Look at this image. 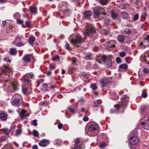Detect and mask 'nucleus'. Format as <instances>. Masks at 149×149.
Segmentation results:
<instances>
[{"mask_svg": "<svg viewBox=\"0 0 149 149\" xmlns=\"http://www.w3.org/2000/svg\"><path fill=\"white\" fill-rule=\"evenodd\" d=\"M84 42V40L80 35H77L75 39H72L70 41V43L73 45L77 47H78L79 45L81 42Z\"/></svg>", "mask_w": 149, "mask_h": 149, "instance_id": "1", "label": "nucleus"}, {"mask_svg": "<svg viewBox=\"0 0 149 149\" xmlns=\"http://www.w3.org/2000/svg\"><path fill=\"white\" fill-rule=\"evenodd\" d=\"M75 145L72 148V149H84V144H82V142L80 139H77L74 141Z\"/></svg>", "mask_w": 149, "mask_h": 149, "instance_id": "2", "label": "nucleus"}, {"mask_svg": "<svg viewBox=\"0 0 149 149\" xmlns=\"http://www.w3.org/2000/svg\"><path fill=\"white\" fill-rule=\"evenodd\" d=\"M139 139L138 137L134 135H132L129 139V143L132 145H136L139 142Z\"/></svg>", "mask_w": 149, "mask_h": 149, "instance_id": "3", "label": "nucleus"}, {"mask_svg": "<svg viewBox=\"0 0 149 149\" xmlns=\"http://www.w3.org/2000/svg\"><path fill=\"white\" fill-rule=\"evenodd\" d=\"M18 95L16 94L13 97L11 100L12 105L18 106L19 104L20 103L19 99L18 98H16Z\"/></svg>", "mask_w": 149, "mask_h": 149, "instance_id": "4", "label": "nucleus"}, {"mask_svg": "<svg viewBox=\"0 0 149 149\" xmlns=\"http://www.w3.org/2000/svg\"><path fill=\"white\" fill-rule=\"evenodd\" d=\"M1 70L2 73L0 74V76L2 78L4 77L3 76V74H6L8 75V73L10 72V71L9 70L8 68V67L5 66L1 68Z\"/></svg>", "mask_w": 149, "mask_h": 149, "instance_id": "5", "label": "nucleus"}, {"mask_svg": "<svg viewBox=\"0 0 149 149\" xmlns=\"http://www.w3.org/2000/svg\"><path fill=\"white\" fill-rule=\"evenodd\" d=\"M84 14V19L89 20L91 19L90 17L92 16V13L90 10L86 11Z\"/></svg>", "mask_w": 149, "mask_h": 149, "instance_id": "6", "label": "nucleus"}, {"mask_svg": "<svg viewBox=\"0 0 149 149\" xmlns=\"http://www.w3.org/2000/svg\"><path fill=\"white\" fill-rule=\"evenodd\" d=\"M111 79L107 77H105L101 80V83L104 86H106L110 82Z\"/></svg>", "mask_w": 149, "mask_h": 149, "instance_id": "7", "label": "nucleus"}, {"mask_svg": "<svg viewBox=\"0 0 149 149\" xmlns=\"http://www.w3.org/2000/svg\"><path fill=\"white\" fill-rule=\"evenodd\" d=\"M141 60L144 62H149V53L146 55H142L141 57Z\"/></svg>", "mask_w": 149, "mask_h": 149, "instance_id": "8", "label": "nucleus"}, {"mask_svg": "<svg viewBox=\"0 0 149 149\" xmlns=\"http://www.w3.org/2000/svg\"><path fill=\"white\" fill-rule=\"evenodd\" d=\"M49 143L48 141L45 139L41 140L39 143V145L41 147H45Z\"/></svg>", "mask_w": 149, "mask_h": 149, "instance_id": "9", "label": "nucleus"}, {"mask_svg": "<svg viewBox=\"0 0 149 149\" xmlns=\"http://www.w3.org/2000/svg\"><path fill=\"white\" fill-rule=\"evenodd\" d=\"M95 31V29L94 28H91L86 30V31L84 33V35L88 36L90 34L93 33Z\"/></svg>", "mask_w": 149, "mask_h": 149, "instance_id": "10", "label": "nucleus"}, {"mask_svg": "<svg viewBox=\"0 0 149 149\" xmlns=\"http://www.w3.org/2000/svg\"><path fill=\"white\" fill-rule=\"evenodd\" d=\"M98 128V126L96 125H93L90 126L88 129L89 132H94Z\"/></svg>", "mask_w": 149, "mask_h": 149, "instance_id": "11", "label": "nucleus"}, {"mask_svg": "<svg viewBox=\"0 0 149 149\" xmlns=\"http://www.w3.org/2000/svg\"><path fill=\"white\" fill-rule=\"evenodd\" d=\"M141 45H145L144 47L149 46V35L147 36L146 38L144 39L143 42L141 43Z\"/></svg>", "mask_w": 149, "mask_h": 149, "instance_id": "12", "label": "nucleus"}, {"mask_svg": "<svg viewBox=\"0 0 149 149\" xmlns=\"http://www.w3.org/2000/svg\"><path fill=\"white\" fill-rule=\"evenodd\" d=\"M31 57L29 55L26 54L24 56L23 58V60L24 61L27 63H29L31 61Z\"/></svg>", "mask_w": 149, "mask_h": 149, "instance_id": "13", "label": "nucleus"}, {"mask_svg": "<svg viewBox=\"0 0 149 149\" xmlns=\"http://www.w3.org/2000/svg\"><path fill=\"white\" fill-rule=\"evenodd\" d=\"M13 44L15 45V46L17 47H20L24 46L25 43L22 42H15L14 41Z\"/></svg>", "mask_w": 149, "mask_h": 149, "instance_id": "14", "label": "nucleus"}, {"mask_svg": "<svg viewBox=\"0 0 149 149\" xmlns=\"http://www.w3.org/2000/svg\"><path fill=\"white\" fill-rule=\"evenodd\" d=\"M0 117L3 120H5L7 118V116L5 113H0Z\"/></svg>", "mask_w": 149, "mask_h": 149, "instance_id": "15", "label": "nucleus"}, {"mask_svg": "<svg viewBox=\"0 0 149 149\" xmlns=\"http://www.w3.org/2000/svg\"><path fill=\"white\" fill-rule=\"evenodd\" d=\"M35 40V38L34 37L31 36L29 38V42L32 46L33 45V43Z\"/></svg>", "mask_w": 149, "mask_h": 149, "instance_id": "16", "label": "nucleus"}, {"mask_svg": "<svg viewBox=\"0 0 149 149\" xmlns=\"http://www.w3.org/2000/svg\"><path fill=\"white\" fill-rule=\"evenodd\" d=\"M122 17L123 19H128L129 15L127 13L123 12H122Z\"/></svg>", "mask_w": 149, "mask_h": 149, "instance_id": "17", "label": "nucleus"}, {"mask_svg": "<svg viewBox=\"0 0 149 149\" xmlns=\"http://www.w3.org/2000/svg\"><path fill=\"white\" fill-rule=\"evenodd\" d=\"M29 8L30 11L31 13L34 14H36L37 12V9L35 7L30 6Z\"/></svg>", "mask_w": 149, "mask_h": 149, "instance_id": "18", "label": "nucleus"}, {"mask_svg": "<svg viewBox=\"0 0 149 149\" xmlns=\"http://www.w3.org/2000/svg\"><path fill=\"white\" fill-rule=\"evenodd\" d=\"M117 38L118 41L121 43L124 40L125 37L122 35H120L118 36Z\"/></svg>", "mask_w": 149, "mask_h": 149, "instance_id": "19", "label": "nucleus"}, {"mask_svg": "<svg viewBox=\"0 0 149 149\" xmlns=\"http://www.w3.org/2000/svg\"><path fill=\"white\" fill-rule=\"evenodd\" d=\"M10 52L11 54L15 55L16 54V49L15 48H12L10 50Z\"/></svg>", "mask_w": 149, "mask_h": 149, "instance_id": "20", "label": "nucleus"}, {"mask_svg": "<svg viewBox=\"0 0 149 149\" xmlns=\"http://www.w3.org/2000/svg\"><path fill=\"white\" fill-rule=\"evenodd\" d=\"M93 15L95 17H97L99 16L100 13L98 10H94L93 12Z\"/></svg>", "mask_w": 149, "mask_h": 149, "instance_id": "21", "label": "nucleus"}, {"mask_svg": "<svg viewBox=\"0 0 149 149\" xmlns=\"http://www.w3.org/2000/svg\"><path fill=\"white\" fill-rule=\"evenodd\" d=\"M22 91L24 94H28V90L27 87L26 86H23L22 87Z\"/></svg>", "mask_w": 149, "mask_h": 149, "instance_id": "22", "label": "nucleus"}, {"mask_svg": "<svg viewBox=\"0 0 149 149\" xmlns=\"http://www.w3.org/2000/svg\"><path fill=\"white\" fill-rule=\"evenodd\" d=\"M26 111L24 110H22L21 112L19 113L20 116L22 118H23L26 116V115L25 114Z\"/></svg>", "mask_w": 149, "mask_h": 149, "instance_id": "23", "label": "nucleus"}, {"mask_svg": "<svg viewBox=\"0 0 149 149\" xmlns=\"http://www.w3.org/2000/svg\"><path fill=\"white\" fill-rule=\"evenodd\" d=\"M12 88L14 90H17L18 87V85L16 82H14L12 83Z\"/></svg>", "mask_w": 149, "mask_h": 149, "instance_id": "24", "label": "nucleus"}, {"mask_svg": "<svg viewBox=\"0 0 149 149\" xmlns=\"http://www.w3.org/2000/svg\"><path fill=\"white\" fill-rule=\"evenodd\" d=\"M20 15L18 13H16L14 15V18L15 19L18 20L20 18Z\"/></svg>", "mask_w": 149, "mask_h": 149, "instance_id": "25", "label": "nucleus"}, {"mask_svg": "<svg viewBox=\"0 0 149 149\" xmlns=\"http://www.w3.org/2000/svg\"><path fill=\"white\" fill-rule=\"evenodd\" d=\"M111 14L112 18L114 19H116L117 17V14L113 11L111 12Z\"/></svg>", "mask_w": 149, "mask_h": 149, "instance_id": "26", "label": "nucleus"}, {"mask_svg": "<svg viewBox=\"0 0 149 149\" xmlns=\"http://www.w3.org/2000/svg\"><path fill=\"white\" fill-rule=\"evenodd\" d=\"M108 63L106 64V66L108 68L110 67L112 65V61L110 59L108 60Z\"/></svg>", "mask_w": 149, "mask_h": 149, "instance_id": "27", "label": "nucleus"}, {"mask_svg": "<svg viewBox=\"0 0 149 149\" xmlns=\"http://www.w3.org/2000/svg\"><path fill=\"white\" fill-rule=\"evenodd\" d=\"M122 99L125 100L126 102L128 101L129 100V97H127V96L126 95H123L122 96Z\"/></svg>", "mask_w": 149, "mask_h": 149, "instance_id": "28", "label": "nucleus"}, {"mask_svg": "<svg viewBox=\"0 0 149 149\" xmlns=\"http://www.w3.org/2000/svg\"><path fill=\"white\" fill-rule=\"evenodd\" d=\"M86 59V60H89L92 59L91 54L90 53L86 54L85 55Z\"/></svg>", "mask_w": 149, "mask_h": 149, "instance_id": "29", "label": "nucleus"}, {"mask_svg": "<svg viewBox=\"0 0 149 149\" xmlns=\"http://www.w3.org/2000/svg\"><path fill=\"white\" fill-rule=\"evenodd\" d=\"M23 38V36H17L15 39L14 41L15 42H18L21 40Z\"/></svg>", "mask_w": 149, "mask_h": 149, "instance_id": "30", "label": "nucleus"}, {"mask_svg": "<svg viewBox=\"0 0 149 149\" xmlns=\"http://www.w3.org/2000/svg\"><path fill=\"white\" fill-rule=\"evenodd\" d=\"M119 68L120 69H125L127 68V66L126 64H123L120 65Z\"/></svg>", "mask_w": 149, "mask_h": 149, "instance_id": "31", "label": "nucleus"}, {"mask_svg": "<svg viewBox=\"0 0 149 149\" xmlns=\"http://www.w3.org/2000/svg\"><path fill=\"white\" fill-rule=\"evenodd\" d=\"M25 76L28 78H32L33 77L34 74L32 73H31L25 75Z\"/></svg>", "mask_w": 149, "mask_h": 149, "instance_id": "32", "label": "nucleus"}, {"mask_svg": "<svg viewBox=\"0 0 149 149\" xmlns=\"http://www.w3.org/2000/svg\"><path fill=\"white\" fill-rule=\"evenodd\" d=\"M148 25L147 23H144L142 24L141 26L140 27L141 29H146V27L148 26Z\"/></svg>", "mask_w": 149, "mask_h": 149, "instance_id": "33", "label": "nucleus"}, {"mask_svg": "<svg viewBox=\"0 0 149 149\" xmlns=\"http://www.w3.org/2000/svg\"><path fill=\"white\" fill-rule=\"evenodd\" d=\"M4 133L6 135H8L10 133V131H9L7 129H4L2 130Z\"/></svg>", "mask_w": 149, "mask_h": 149, "instance_id": "34", "label": "nucleus"}, {"mask_svg": "<svg viewBox=\"0 0 149 149\" xmlns=\"http://www.w3.org/2000/svg\"><path fill=\"white\" fill-rule=\"evenodd\" d=\"M33 134L34 136H38V133L36 130H33Z\"/></svg>", "mask_w": 149, "mask_h": 149, "instance_id": "35", "label": "nucleus"}, {"mask_svg": "<svg viewBox=\"0 0 149 149\" xmlns=\"http://www.w3.org/2000/svg\"><path fill=\"white\" fill-rule=\"evenodd\" d=\"M101 58L102 61L103 62H105L107 59L108 60L105 55L102 56Z\"/></svg>", "mask_w": 149, "mask_h": 149, "instance_id": "36", "label": "nucleus"}, {"mask_svg": "<svg viewBox=\"0 0 149 149\" xmlns=\"http://www.w3.org/2000/svg\"><path fill=\"white\" fill-rule=\"evenodd\" d=\"M100 3L103 5L106 4L107 2V0H101L100 1Z\"/></svg>", "mask_w": 149, "mask_h": 149, "instance_id": "37", "label": "nucleus"}, {"mask_svg": "<svg viewBox=\"0 0 149 149\" xmlns=\"http://www.w3.org/2000/svg\"><path fill=\"white\" fill-rule=\"evenodd\" d=\"M91 87L93 90H95L97 89V87L96 86V84H94L93 85H91Z\"/></svg>", "mask_w": 149, "mask_h": 149, "instance_id": "38", "label": "nucleus"}, {"mask_svg": "<svg viewBox=\"0 0 149 149\" xmlns=\"http://www.w3.org/2000/svg\"><path fill=\"white\" fill-rule=\"evenodd\" d=\"M147 16V14L146 13L144 12L142 14L141 17L143 19H145Z\"/></svg>", "mask_w": 149, "mask_h": 149, "instance_id": "39", "label": "nucleus"}, {"mask_svg": "<svg viewBox=\"0 0 149 149\" xmlns=\"http://www.w3.org/2000/svg\"><path fill=\"white\" fill-rule=\"evenodd\" d=\"M120 57H124L126 56V53L125 52H122L120 53Z\"/></svg>", "mask_w": 149, "mask_h": 149, "instance_id": "40", "label": "nucleus"}, {"mask_svg": "<svg viewBox=\"0 0 149 149\" xmlns=\"http://www.w3.org/2000/svg\"><path fill=\"white\" fill-rule=\"evenodd\" d=\"M60 59L59 57L58 56H56L54 58H53V60L54 61H58Z\"/></svg>", "mask_w": 149, "mask_h": 149, "instance_id": "41", "label": "nucleus"}, {"mask_svg": "<svg viewBox=\"0 0 149 149\" xmlns=\"http://www.w3.org/2000/svg\"><path fill=\"white\" fill-rule=\"evenodd\" d=\"M148 95L146 93L143 92L141 94V96L143 98H146L147 96Z\"/></svg>", "mask_w": 149, "mask_h": 149, "instance_id": "42", "label": "nucleus"}, {"mask_svg": "<svg viewBox=\"0 0 149 149\" xmlns=\"http://www.w3.org/2000/svg\"><path fill=\"white\" fill-rule=\"evenodd\" d=\"M43 86L44 88V91H48V90L47 89V85L46 84H44L43 85Z\"/></svg>", "mask_w": 149, "mask_h": 149, "instance_id": "43", "label": "nucleus"}, {"mask_svg": "<svg viewBox=\"0 0 149 149\" xmlns=\"http://www.w3.org/2000/svg\"><path fill=\"white\" fill-rule=\"evenodd\" d=\"M143 128L146 130H149V124H145Z\"/></svg>", "mask_w": 149, "mask_h": 149, "instance_id": "44", "label": "nucleus"}, {"mask_svg": "<svg viewBox=\"0 0 149 149\" xmlns=\"http://www.w3.org/2000/svg\"><path fill=\"white\" fill-rule=\"evenodd\" d=\"M125 32L127 34H130L131 32V31L130 29H127L125 30Z\"/></svg>", "mask_w": 149, "mask_h": 149, "instance_id": "45", "label": "nucleus"}, {"mask_svg": "<svg viewBox=\"0 0 149 149\" xmlns=\"http://www.w3.org/2000/svg\"><path fill=\"white\" fill-rule=\"evenodd\" d=\"M68 109L71 112L72 114H74L76 113V112L75 110H74L73 109L69 107L68 108Z\"/></svg>", "mask_w": 149, "mask_h": 149, "instance_id": "46", "label": "nucleus"}, {"mask_svg": "<svg viewBox=\"0 0 149 149\" xmlns=\"http://www.w3.org/2000/svg\"><path fill=\"white\" fill-rule=\"evenodd\" d=\"M104 22L106 25H108L109 23V19H105L104 20Z\"/></svg>", "mask_w": 149, "mask_h": 149, "instance_id": "47", "label": "nucleus"}, {"mask_svg": "<svg viewBox=\"0 0 149 149\" xmlns=\"http://www.w3.org/2000/svg\"><path fill=\"white\" fill-rule=\"evenodd\" d=\"M75 70V69L74 68H71L69 70V72L70 74H72Z\"/></svg>", "mask_w": 149, "mask_h": 149, "instance_id": "48", "label": "nucleus"}, {"mask_svg": "<svg viewBox=\"0 0 149 149\" xmlns=\"http://www.w3.org/2000/svg\"><path fill=\"white\" fill-rule=\"evenodd\" d=\"M17 23L19 24H22L23 22V20H20L19 19L17 20Z\"/></svg>", "mask_w": 149, "mask_h": 149, "instance_id": "49", "label": "nucleus"}, {"mask_svg": "<svg viewBox=\"0 0 149 149\" xmlns=\"http://www.w3.org/2000/svg\"><path fill=\"white\" fill-rule=\"evenodd\" d=\"M99 146L101 148H104L106 146V145L105 143H102L100 144Z\"/></svg>", "mask_w": 149, "mask_h": 149, "instance_id": "50", "label": "nucleus"}, {"mask_svg": "<svg viewBox=\"0 0 149 149\" xmlns=\"http://www.w3.org/2000/svg\"><path fill=\"white\" fill-rule=\"evenodd\" d=\"M143 72L144 73H147L149 72V70L147 68H144L143 70Z\"/></svg>", "mask_w": 149, "mask_h": 149, "instance_id": "51", "label": "nucleus"}, {"mask_svg": "<svg viewBox=\"0 0 149 149\" xmlns=\"http://www.w3.org/2000/svg\"><path fill=\"white\" fill-rule=\"evenodd\" d=\"M139 16L138 15H135L134 17V21H135V20H137L138 19H139Z\"/></svg>", "mask_w": 149, "mask_h": 149, "instance_id": "52", "label": "nucleus"}, {"mask_svg": "<svg viewBox=\"0 0 149 149\" xmlns=\"http://www.w3.org/2000/svg\"><path fill=\"white\" fill-rule=\"evenodd\" d=\"M116 60L117 63H120L121 62L120 59L119 57H116Z\"/></svg>", "mask_w": 149, "mask_h": 149, "instance_id": "53", "label": "nucleus"}, {"mask_svg": "<svg viewBox=\"0 0 149 149\" xmlns=\"http://www.w3.org/2000/svg\"><path fill=\"white\" fill-rule=\"evenodd\" d=\"M30 22H28L26 21V26L28 27H30Z\"/></svg>", "mask_w": 149, "mask_h": 149, "instance_id": "54", "label": "nucleus"}, {"mask_svg": "<svg viewBox=\"0 0 149 149\" xmlns=\"http://www.w3.org/2000/svg\"><path fill=\"white\" fill-rule=\"evenodd\" d=\"M33 123L35 126H37V120H34L33 122Z\"/></svg>", "mask_w": 149, "mask_h": 149, "instance_id": "55", "label": "nucleus"}, {"mask_svg": "<svg viewBox=\"0 0 149 149\" xmlns=\"http://www.w3.org/2000/svg\"><path fill=\"white\" fill-rule=\"evenodd\" d=\"M21 132V131L19 130H16V135H17L19 134Z\"/></svg>", "mask_w": 149, "mask_h": 149, "instance_id": "56", "label": "nucleus"}, {"mask_svg": "<svg viewBox=\"0 0 149 149\" xmlns=\"http://www.w3.org/2000/svg\"><path fill=\"white\" fill-rule=\"evenodd\" d=\"M2 22V24L1 25L2 26H3V27H4L6 25H7V23H6V21H3Z\"/></svg>", "mask_w": 149, "mask_h": 149, "instance_id": "57", "label": "nucleus"}, {"mask_svg": "<svg viewBox=\"0 0 149 149\" xmlns=\"http://www.w3.org/2000/svg\"><path fill=\"white\" fill-rule=\"evenodd\" d=\"M49 68L50 69L53 70L55 68V66L54 65H50L49 66Z\"/></svg>", "mask_w": 149, "mask_h": 149, "instance_id": "58", "label": "nucleus"}, {"mask_svg": "<svg viewBox=\"0 0 149 149\" xmlns=\"http://www.w3.org/2000/svg\"><path fill=\"white\" fill-rule=\"evenodd\" d=\"M83 120L85 122L87 121L88 120V118L87 117H85L83 118Z\"/></svg>", "mask_w": 149, "mask_h": 149, "instance_id": "59", "label": "nucleus"}, {"mask_svg": "<svg viewBox=\"0 0 149 149\" xmlns=\"http://www.w3.org/2000/svg\"><path fill=\"white\" fill-rule=\"evenodd\" d=\"M44 81L43 79H39L37 80V82L38 83H42Z\"/></svg>", "mask_w": 149, "mask_h": 149, "instance_id": "60", "label": "nucleus"}, {"mask_svg": "<svg viewBox=\"0 0 149 149\" xmlns=\"http://www.w3.org/2000/svg\"><path fill=\"white\" fill-rule=\"evenodd\" d=\"M115 108H116L117 110H118V109H119L120 105L119 104H117L115 105Z\"/></svg>", "mask_w": 149, "mask_h": 149, "instance_id": "61", "label": "nucleus"}, {"mask_svg": "<svg viewBox=\"0 0 149 149\" xmlns=\"http://www.w3.org/2000/svg\"><path fill=\"white\" fill-rule=\"evenodd\" d=\"M63 127V124L61 123H60L58 125V127L59 129H61Z\"/></svg>", "mask_w": 149, "mask_h": 149, "instance_id": "62", "label": "nucleus"}, {"mask_svg": "<svg viewBox=\"0 0 149 149\" xmlns=\"http://www.w3.org/2000/svg\"><path fill=\"white\" fill-rule=\"evenodd\" d=\"M24 80L25 83H29L31 82L30 80L27 79H24Z\"/></svg>", "mask_w": 149, "mask_h": 149, "instance_id": "63", "label": "nucleus"}, {"mask_svg": "<svg viewBox=\"0 0 149 149\" xmlns=\"http://www.w3.org/2000/svg\"><path fill=\"white\" fill-rule=\"evenodd\" d=\"M33 149H38V147L37 145H34L33 146Z\"/></svg>", "mask_w": 149, "mask_h": 149, "instance_id": "64", "label": "nucleus"}]
</instances>
